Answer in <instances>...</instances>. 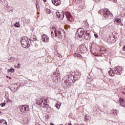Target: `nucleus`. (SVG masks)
<instances>
[{
    "mask_svg": "<svg viewBox=\"0 0 125 125\" xmlns=\"http://www.w3.org/2000/svg\"><path fill=\"white\" fill-rule=\"evenodd\" d=\"M61 106V104H60L58 103H57L55 105V106L56 107V108H57V109H60Z\"/></svg>",
    "mask_w": 125,
    "mask_h": 125,
    "instance_id": "24",
    "label": "nucleus"
},
{
    "mask_svg": "<svg viewBox=\"0 0 125 125\" xmlns=\"http://www.w3.org/2000/svg\"><path fill=\"white\" fill-rule=\"evenodd\" d=\"M8 101H9V102H10V103H12V102H13L12 100H10V99H8Z\"/></svg>",
    "mask_w": 125,
    "mask_h": 125,
    "instance_id": "38",
    "label": "nucleus"
},
{
    "mask_svg": "<svg viewBox=\"0 0 125 125\" xmlns=\"http://www.w3.org/2000/svg\"><path fill=\"white\" fill-rule=\"evenodd\" d=\"M114 2H116L117 1V0H113Z\"/></svg>",
    "mask_w": 125,
    "mask_h": 125,
    "instance_id": "44",
    "label": "nucleus"
},
{
    "mask_svg": "<svg viewBox=\"0 0 125 125\" xmlns=\"http://www.w3.org/2000/svg\"><path fill=\"white\" fill-rule=\"evenodd\" d=\"M94 37L97 38H98V35L96 34H94Z\"/></svg>",
    "mask_w": 125,
    "mask_h": 125,
    "instance_id": "36",
    "label": "nucleus"
},
{
    "mask_svg": "<svg viewBox=\"0 0 125 125\" xmlns=\"http://www.w3.org/2000/svg\"><path fill=\"white\" fill-rule=\"evenodd\" d=\"M7 72H8V73H9V72H10V69H8Z\"/></svg>",
    "mask_w": 125,
    "mask_h": 125,
    "instance_id": "40",
    "label": "nucleus"
},
{
    "mask_svg": "<svg viewBox=\"0 0 125 125\" xmlns=\"http://www.w3.org/2000/svg\"><path fill=\"white\" fill-rule=\"evenodd\" d=\"M58 33L60 37H63V36H65V31H64L62 29H59Z\"/></svg>",
    "mask_w": 125,
    "mask_h": 125,
    "instance_id": "10",
    "label": "nucleus"
},
{
    "mask_svg": "<svg viewBox=\"0 0 125 125\" xmlns=\"http://www.w3.org/2000/svg\"><path fill=\"white\" fill-rule=\"evenodd\" d=\"M1 113V111H0V114Z\"/></svg>",
    "mask_w": 125,
    "mask_h": 125,
    "instance_id": "50",
    "label": "nucleus"
},
{
    "mask_svg": "<svg viewBox=\"0 0 125 125\" xmlns=\"http://www.w3.org/2000/svg\"><path fill=\"white\" fill-rule=\"evenodd\" d=\"M1 107H4V106H5V105H6V103H2L0 104Z\"/></svg>",
    "mask_w": 125,
    "mask_h": 125,
    "instance_id": "25",
    "label": "nucleus"
},
{
    "mask_svg": "<svg viewBox=\"0 0 125 125\" xmlns=\"http://www.w3.org/2000/svg\"><path fill=\"white\" fill-rule=\"evenodd\" d=\"M74 125H79V124H77V123H75V124H74Z\"/></svg>",
    "mask_w": 125,
    "mask_h": 125,
    "instance_id": "41",
    "label": "nucleus"
},
{
    "mask_svg": "<svg viewBox=\"0 0 125 125\" xmlns=\"http://www.w3.org/2000/svg\"><path fill=\"white\" fill-rule=\"evenodd\" d=\"M80 50L81 51H87V48H86V47L83 45H81L80 46Z\"/></svg>",
    "mask_w": 125,
    "mask_h": 125,
    "instance_id": "17",
    "label": "nucleus"
},
{
    "mask_svg": "<svg viewBox=\"0 0 125 125\" xmlns=\"http://www.w3.org/2000/svg\"><path fill=\"white\" fill-rule=\"evenodd\" d=\"M73 56H74L75 58H77V59H81V58L82 57V56H81V54L78 53H74L73 54Z\"/></svg>",
    "mask_w": 125,
    "mask_h": 125,
    "instance_id": "18",
    "label": "nucleus"
},
{
    "mask_svg": "<svg viewBox=\"0 0 125 125\" xmlns=\"http://www.w3.org/2000/svg\"><path fill=\"white\" fill-rule=\"evenodd\" d=\"M10 72L11 73H13V72H14V69L12 68L11 69H10Z\"/></svg>",
    "mask_w": 125,
    "mask_h": 125,
    "instance_id": "34",
    "label": "nucleus"
},
{
    "mask_svg": "<svg viewBox=\"0 0 125 125\" xmlns=\"http://www.w3.org/2000/svg\"><path fill=\"white\" fill-rule=\"evenodd\" d=\"M6 77H7V78H8V76H7Z\"/></svg>",
    "mask_w": 125,
    "mask_h": 125,
    "instance_id": "49",
    "label": "nucleus"
},
{
    "mask_svg": "<svg viewBox=\"0 0 125 125\" xmlns=\"http://www.w3.org/2000/svg\"><path fill=\"white\" fill-rule=\"evenodd\" d=\"M15 27H16V28H19V27H20V24H19L17 23H16L15 24Z\"/></svg>",
    "mask_w": 125,
    "mask_h": 125,
    "instance_id": "26",
    "label": "nucleus"
},
{
    "mask_svg": "<svg viewBox=\"0 0 125 125\" xmlns=\"http://www.w3.org/2000/svg\"><path fill=\"white\" fill-rule=\"evenodd\" d=\"M11 90L12 91V89H11Z\"/></svg>",
    "mask_w": 125,
    "mask_h": 125,
    "instance_id": "51",
    "label": "nucleus"
},
{
    "mask_svg": "<svg viewBox=\"0 0 125 125\" xmlns=\"http://www.w3.org/2000/svg\"><path fill=\"white\" fill-rule=\"evenodd\" d=\"M67 79H66V80L68 82H73V83H75V81H74V76L72 74L69 75L67 76Z\"/></svg>",
    "mask_w": 125,
    "mask_h": 125,
    "instance_id": "9",
    "label": "nucleus"
},
{
    "mask_svg": "<svg viewBox=\"0 0 125 125\" xmlns=\"http://www.w3.org/2000/svg\"><path fill=\"white\" fill-rule=\"evenodd\" d=\"M65 84L67 87H71L72 84H71V81H65Z\"/></svg>",
    "mask_w": 125,
    "mask_h": 125,
    "instance_id": "19",
    "label": "nucleus"
},
{
    "mask_svg": "<svg viewBox=\"0 0 125 125\" xmlns=\"http://www.w3.org/2000/svg\"><path fill=\"white\" fill-rule=\"evenodd\" d=\"M56 15L57 17L58 18H59V15H60V13H59V12H56Z\"/></svg>",
    "mask_w": 125,
    "mask_h": 125,
    "instance_id": "28",
    "label": "nucleus"
},
{
    "mask_svg": "<svg viewBox=\"0 0 125 125\" xmlns=\"http://www.w3.org/2000/svg\"><path fill=\"white\" fill-rule=\"evenodd\" d=\"M20 65H21V64H20V63H18V68H20Z\"/></svg>",
    "mask_w": 125,
    "mask_h": 125,
    "instance_id": "39",
    "label": "nucleus"
},
{
    "mask_svg": "<svg viewBox=\"0 0 125 125\" xmlns=\"http://www.w3.org/2000/svg\"><path fill=\"white\" fill-rule=\"evenodd\" d=\"M47 100H44L43 98H40L36 100V104L39 106H41L43 108H47L48 104L47 103Z\"/></svg>",
    "mask_w": 125,
    "mask_h": 125,
    "instance_id": "2",
    "label": "nucleus"
},
{
    "mask_svg": "<svg viewBox=\"0 0 125 125\" xmlns=\"http://www.w3.org/2000/svg\"><path fill=\"white\" fill-rule=\"evenodd\" d=\"M84 32H85V30H84L83 28H80L76 32V35L77 37H79V38H82V37L83 36V34H84Z\"/></svg>",
    "mask_w": 125,
    "mask_h": 125,
    "instance_id": "5",
    "label": "nucleus"
},
{
    "mask_svg": "<svg viewBox=\"0 0 125 125\" xmlns=\"http://www.w3.org/2000/svg\"><path fill=\"white\" fill-rule=\"evenodd\" d=\"M9 79H11V77H9Z\"/></svg>",
    "mask_w": 125,
    "mask_h": 125,
    "instance_id": "47",
    "label": "nucleus"
},
{
    "mask_svg": "<svg viewBox=\"0 0 125 125\" xmlns=\"http://www.w3.org/2000/svg\"><path fill=\"white\" fill-rule=\"evenodd\" d=\"M81 78V74L79 73V72L76 71L74 73L73 75V81L76 82V81H78Z\"/></svg>",
    "mask_w": 125,
    "mask_h": 125,
    "instance_id": "8",
    "label": "nucleus"
},
{
    "mask_svg": "<svg viewBox=\"0 0 125 125\" xmlns=\"http://www.w3.org/2000/svg\"><path fill=\"white\" fill-rule=\"evenodd\" d=\"M107 74L111 77H114V76H115V71H113L112 69L110 68V70L107 72Z\"/></svg>",
    "mask_w": 125,
    "mask_h": 125,
    "instance_id": "16",
    "label": "nucleus"
},
{
    "mask_svg": "<svg viewBox=\"0 0 125 125\" xmlns=\"http://www.w3.org/2000/svg\"><path fill=\"white\" fill-rule=\"evenodd\" d=\"M0 2H1V0H0Z\"/></svg>",
    "mask_w": 125,
    "mask_h": 125,
    "instance_id": "48",
    "label": "nucleus"
},
{
    "mask_svg": "<svg viewBox=\"0 0 125 125\" xmlns=\"http://www.w3.org/2000/svg\"><path fill=\"white\" fill-rule=\"evenodd\" d=\"M75 2H78L79 3L82 2V0H73Z\"/></svg>",
    "mask_w": 125,
    "mask_h": 125,
    "instance_id": "30",
    "label": "nucleus"
},
{
    "mask_svg": "<svg viewBox=\"0 0 125 125\" xmlns=\"http://www.w3.org/2000/svg\"><path fill=\"white\" fill-rule=\"evenodd\" d=\"M100 50H101V52L104 54L105 53V51H106V48H105V47H102L100 49Z\"/></svg>",
    "mask_w": 125,
    "mask_h": 125,
    "instance_id": "23",
    "label": "nucleus"
},
{
    "mask_svg": "<svg viewBox=\"0 0 125 125\" xmlns=\"http://www.w3.org/2000/svg\"><path fill=\"white\" fill-rule=\"evenodd\" d=\"M43 2H46V0H43Z\"/></svg>",
    "mask_w": 125,
    "mask_h": 125,
    "instance_id": "42",
    "label": "nucleus"
},
{
    "mask_svg": "<svg viewBox=\"0 0 125 125\" xmlns=\"http://www.w3.org/2000/svg\"><path fill=\"white\" fill-rule=\"evenodd\" d=\"M113 114H118V113H119V111H118V110L117 109H113Z\"/></svg>",
    "mask_w": 125,
    "mask_h": 125,
    "instance_id": "29",
    "label": "nucleus"
},
{
    "mask_svg": "<svg viewBox=\"0 0 125 125\" xmlns=\"http://www.w3.org/2000/svg\"><path fill=\"white\" fill-rule=\"evenodd\" d=\"M64 14H65L67 19L69 21H71V19H72V15H71V14L69 12H64V13H62V15H60L59 17V20H63Z\"/></svg>",
    "mask_w": 125,
    "mask_h": 125,
    "instance_id": "4",
    "label": "nucleus"
},
{
    "mask_svg": "<svg viewBox=\"0 0 125 125\" xmlns=\"http://www.w3.org/2000/svg\"><path fill=\"white\" fill-rule=\"evenodd\" d=\"M42 39L43 42H48L49 38H48V37H47L46 35L44 34L42 36Z\"/></svg>",
    "mask_w": 125,
    "mask_h": 125,
    "instance_id": "12",
    "label": "nucleus"
},
{
    "mask_svg": "<svg viewBox=\"0 0 125 125\" xmlns=\"http://www.w3.org/2000/svg\"><path fill=\"white\" fill-rule=\"evenodd\" d=\"M124 24L123 23H121V26H123Z\"/></svg>",
    "mask_w": 125,
    "mask_h": 125,
    "instance_id": "45",
    "label": "nucleus"
},
{
    "mask_svg": "<svg viewBox=\"0 0 125 125\" xmlns=\"http://www.w3.org/2000/svg\"><path fill=\"white\" fill-rule=\"evenodd\" d=\"M5 8H6V9H7L8 11H9V12H13V9L14 8L13 7H9L8 6V5H7V3H6V4L5 5Z\"/></svg>",
    "mask_w": 125,
    "mask_h": 125,
    "instance_id": "13",
    "label": "nucleus"
},
{
    "mask_svg": "<svg viewBox=\"0 0 125 125\" xmlns=\"http://www.w3.org/2000/svg\"><path fill=\"white\" fill-rule=\"evenodd\" d=\"M120 103V106L122 107H123V108L125 107V100L123 98H120L119 99Z\"/></svg>",
    "mask_w": 125,
    "mask_h": 125,
    "instance_id": "15",
    "label": "nucleus"
},
{
    "mask_svg": "<svg viewBox=\"0 0 125 125\" xmlns=\"http://www.w3.org/2000/svg\"><path fill=\"white\" fill-rule=\"evenodd\" d=\"M30 20H27V21H26V23H29Z\"/></svg>",
    "mask_w": 125,
    "mask_h": 125,
    "instance_id": "43",
    "label": "nucleus"
},
{
    "mask_svg": "<svg viewBox=\"0 0 125 125\" xmlns=\"http://www.w3.org/2000/svg\"><path fill=\"white\" fill-rule=\"evenodd\" d=\"M113 70L114 71V74H116V75H121V74L123 73L122 67L120 66L115 67L114 68Z\"/></svg>",
    "mask_w": 125,
    "mask_h": 125,
    "instance_id": "7",
    "label": "nucleus"
},
{
    "mask_svg": "<svg viewBox=\"0 0 125 125\" xmlns=\"http://www.w3.org/2000/svg\"><path fill=\"white\" fill-rule=\"evenodd\" d=\"M99 13L101 15H104V18H107V19H111V17L113 16V14H111L110 13V11H109V10H107V9H104V10H100L99 11Z\"/></svg>",
    "mask_w": 125,
    "mask_h": 125,
    "instance_id": "1",
    "label": "nucleus"
},
{
    "mask_svg": "<svg viewBox=\"0 0 125 125\" xmlns=\"http://www.w3.org/2000/svg\"><path fill=\"white\" fill-rule=\"evenodd\" d=\"M0 125H7V123L5 120H0Z\"/></svg>",
    "mask_w": 125,
    "mask_h": 125,
    "instance_id": "20",
    "label": "nucleus"
},
{
    "mask_svg": "<svg viewBox=\"0 0 125 125\" xmlns=\"http://www.w3.org/2000/svg\"><path fill=\"white\" fill-rule=\"evenodd\" d=\"M52 2L54 5H56V6L60 5L61 3L60 0H52Z\"/></svg>",
    "mask_w": 125,
    "mask_h": 125,
    "instance_id": "14",
    "label": "nucleus"
},
{
    "mask_svg": "<svg viewBox=\"0 0 125 125\" xmlns=\"http://www.w3.org/2000/svg\"><path fill=\"white\" fill-rule=\"evenodd\" d=\"M54 34H55V37H57V32L56 31V30L54 31Z\"/></svg>",
    "mask_w": 125,
    "mask_h": 125,
    "instance_id": "33",
    "label": "nucleus"
},
{
    "mask_svg": "<svg viewBox=\"0 0 125 125\" xmlns=\"http://www.w3.org/2000/svg\"><path fill=\"white\" fill-rule=\"evenodd\" d=\"M37 3H38V1H36V5L38 4Z\"/></svg>",
    "mask_w": 125,
    "mask_h": 125,
    "instance_id": "46",
    "label": "nucleus"
},
{
    "mask_svg": "<svg viewBox=\"0 0 125 125\" xmlns=\"http://www.w3.org/2000/svg\"><path fill=\"white\" fill-rule=\"evenodd\" d=\"M56 77H59V76H60V74L57 73V74H56Z\"/></svg>",
    "mask_w": 125,
    "mask_h": 125,
    "instance_id": "37",
    "label": "nucleus"
},
{
    "mask_svg": "<svg viewBox=\"0 0 125 125\" xmlns=\"http://www.w3.org/2000/svg\"><path fill=\"white\" fill-rule=\"evenodd\" d=\"M51 34L52 37L53 39V38H54V33H53V31H51Z\"/></svg>",
    "mask_w": 125,
    "mask_h": 125,
    "instance_id": "32",
    "label": "nucleus"
},
{
    "mask_svg": "<svg viewBox=\"0 0 125 125\" xmlns=\"http://www.w3.org/2000/svg\"><path fill=\"white\" fill-rule=\"evenodd\" d=\"M33 40L34 42H36V41H37V39H36V36H33Z\"/></svg>",
    "mask_w": 125,
    "mask_h": 125,
    "instance_id": "35",
    "label": "nucleus"
},
{
    "mask_svg": "<svg viewBox=\"0 0 125 125\" xmlns=\"http://www.w3.org/2000/svg\"><path fill=\"white\" fill-rule=\"evenodd\" d=\"M8 60L10 62H13V61L15 60V58L13 57H10L9 58Z\"/></svg>",
    "mask_w": 125,
    "mask_h": 125,
    "instance_id": "22",
    "label": "nucleus"
},
{
    "mask_svg": "<svg viewBox=\"0 0 125 125\" xmlns=\"http://www.w3.org/2000/svg\"><path fill=\"white\" fill-rule=\"evenodd\" d=\"M21 42L22 47L24 48H29V47H30V44L29 43V39H28V37H22L21 39Z\"/></svg>",
    "mask_w": 125,
    "mask_h": 125,
    "instance_id": "3",
    "label": "nucleus"
},
{
    "mask_svg": "<svg viewBox=\"0 0 125 125\" xmlns=\"http://www.w3.org/2000/svg\"><path fill=\"white\" fill-rule=\"evenodd\" d=\"M85 35L84 36L85 40H88L90 39V36L89 35V31L86 30L85 31Z\"/></svg>",
    "mask_w": 125,
    "mask_h": 125,
    "instance_id": "11",
    "label": "nucleus"
},
{
    "mask_svg": "<svg viewBox=\"0 0 125 125\" xmlns=\"http://www.w3.org/2000/svg\"><path fill=\"white\" fill-rule=\"evenodd\" d=\"M79 8H81V9H83L85 8V5L84 4V2H83L82 4H81L79 7Z\"/></svg>",
    "mask_w": 125,
    "mask_h": 125,
    "instance_id": "21",
    "label": "nucleus"
},
{
    "mask_svg": "<svg viewBox=\"0 0 125 125\" xmlns=\"http://www.w3.org/2000/svg\"><path fill=\"white\" fill-rule=\"evenodd\" d=\"M46 11L47 13H48V14H50V13H51V11H50L49 9H46Z\"/></svg>",
    "mask_w": 125,
    "mask_h": 125,
    "instance_id": "27",
    "label": "nucleus"
},
{
    "mask_svg": "<svg viewBox=\"0 0 125 125\" xmlns=\"http://www.w3.org/2000/svg\"><path fill=\"white\" fill-rule=\"evenodd\" d=\"M37 8H38V7H37Z\"/></svg>",
    "mask_w": 125,
    "mask_h": 125,
    "instance_id": "52",
    "label": "nucleus"
},
{
    "mask_svg": "<svg viewBox=\"0 0 125 125\" xmlns=\"http://www.w3.org/2000/svg\"><path fill=\"white\" fill-rule=\"evenodd\" d=\"M29 109L30 107L27 105H22L20 106V110L21 113H25V112L29 111Z\"/></svg>",
    "mask_w": 125,
    "mask_h": 125,
    "instance_id": "6",
    "label": "nucleus"
},
{
    "mask_svg": "<svg viewBox=\"0 0 125 125\" xmlns=\"http://www.w3.org/2000/svg\"><path fill=\"white\" fill-rule=\"evenodd\" d=\"M116 22H117V23H120L121 22V20L119 18H117L115 20Z\"/></svg>",
    "mask_w": 125,
    "mask_h": 125,
    "instance_id": "31",
    "label": "nucleus"
}]
</instances>
